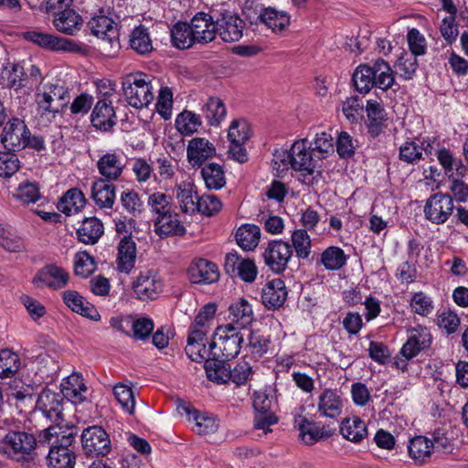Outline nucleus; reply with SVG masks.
<instances>
[{
	"label": "nucleus",
	"mask_w": 468,
	"mask_h": 468,
	"mask_svg": "<svg viewBox=\"0 0 468 468\" xmlns=\"http://www.w3.org/2000/svg\"><path fill=\"white\" fill-rule=\"evenodd\" d=\"M366 110L369 121L368 132L372 136H378L382 131L383 122L387 119L385 109L378 101L369 100Z\"/></svg>",
	"instance_id": "a18cd8bd"
},
{
	"label": "nucleus",
	"mask_w": 468,
	"mask_h": 468,
	"mask_svg": "<svg viewBox=\"0 0 468 468\" xmlns=\"http://www.w3.org/2000/svg\"><path fill=\"white\" fill-rule=\"evenodd\" d=\"M201 125L199 115L190 111L182 112L176 120L177 130L185 135L196 133Z\"/></svg>",
	"instance_id": "6e6d98bb"
},
{
	"label": "nucleus",
	"mask_w": 468,
	"mask_h": 468,
	"mask_svg": "<svg viewBox=\"0 0 468 468\" xmlns=\"http://www.w3.org/2000/svg\"><path fill=\"white\" fill-rule=\"evenodd\" d=\"M308 139L303 138L295 141L289 151H276L274 153L273 168L279 170L291 167L299 173V180L306 185L313 186L321 176L320 160L309 149Z\"/></svg>",
	"instance_id": "f257e3e1"
},
{
	"label": "nucleus",
	"mask_w": 468,
	"mask_h": 468,
	"mask_svg": "<svg viewBox=\"0 0 468 468\" xmlns=\"http://www.w3.org/2000/svg\"><path fill=\"white\" fill-rule=\"evenodd\" d=\"M153 76L138 71L122 78V86L127 103L135 108H147L154 99Z\"/></svg>",
	"instance_id": "7ed1b4c3"
},
{
	"label": "nucleus",
	"mask_w": 468,
	"mask_h": 468,
	"mask_svg": "<svg viewBox=\"0 0 468 468\" xmlns=\"http://www.w3.org/2000/svg\"><path fill=\"white\" fill-rule=\"evenodd\" d=\"M333 136L326 133H316L313 141H308L309 149L320 161L327 156L328 154L334 152Z\"/></svg>",
	"instance_id": "603ef678"
},
{
	"label": "nucleus",
	"mask_w": 468,
	"mask_h": 468,
	"mask_svg": "<svg viewBox=\"0 0 468 468\" xmlns=\"http://www.w3.org/2000/svg\"><path fill=\"white\" fill-rule=\"evenodd\" d=\"M321 261L327 270H339L346 261L344 250L338 247H329L321 255Z\"/></svg>",
	"instance_id": "4d7b16f0"
},
{
	"label": "nucleus",
	"mask_w": 468,
	"mask_h": 468,
	"mask_svg": "<svg viewBox=\"0 0 468 468\" xmlns=\"http://www.w3.org/2000/svg\"><path fill=\"white\" fill-rule=\"evenodd\" d=\"M126 166L124 159L121 154L116 152H107L102 154L98 162L97 168L102 179L115 181L121 177Z\"/></svg>",
	"instance_id": "4be33fe9"
},
{
	"label": "nucleus",
	"mask_w": 468,
	"mask_h": 468,
	"mask_svg": "<svg viewBox=\"0 0 468 468\" xmlns=\"http://www.w3.org/2000/svg\"><path fill=\"white\" fill-rule=\"evenodd\" d=\"M318 412L326 418H336L342 412L343 399L336 390L326 388L318 396Z\"/></svg>",
	"instance_id": "2f4dec72"
},
{
	"label": "nucleus",
	"mask_w": 468,
	"mask_h": 468,
	"mask_svg": "<svg viewBox=\"0 0 468 468\" xmlns=\"http://www.w3.org/2000/svg\"><path fill=\"white\" fill-rule=\"evenodd\" d=\"M86 204L84 194L78 188L68 190L58 203V208L62 213L70 216L78 213Z\"/></svg>",
	"instance_id": "a19ab883"
},
{
	"label": "nucleus",
	"mask_w": 468,
	"mask_h": 468,
	"mask_svg": "<svg viewBox=\"0 0 468 468\" xmlns=\"http://www.w3.org/2000/svg\"><path fill=\"white\" fill-rule=\"evenodd\" d=\"M36 447L34 434L20 431H8L0 441V452L16 462L33 460Z\"/></svg>",
	"instance_id": "20e7f679"
},
{
	"label": "nucleus",
	"mask_w": 468,
	"mask_h": 468,
	"mask_svg": "<svg viewBox=\"0 0 468 468\" xmlns=\"http://www.w3.org/2000/svg\"><path fill=\"white\" fill-rule=\"evenodd\" d=\"M13 197L24 205L35 204L41 198L38 184L26 180L18 185Z\"/></svg>",
	"instance_id": "864d4df0"
},
{
	"label": "nucleus",
	"mask_w": 468,
	"mask_h": 468,
	"mask_svg": "<svg viewBox=\"0 0 468 468\" xmlns=\"http://www.w3.org/2000/svg\"><path fill=\"white\" fill-rule=\"evenodd\" d=\"M177 168V161L170 156H160L156 159V170L161 181L173 179Z\"/></svg>",
	"instance_id": "69168bd1"
},
{
	"label": "nucleus",
	"mask_w": 468,
	"mask_h": 468,
	"mask_svg": "<svg viewBox=\"0 0 468 468\" xmlns=\"http://www.w3.org/2000/svg\"><path fill=\"white\" fill-rule=\"evenodd\" d=\"M245 22L231 12H225L217 17V34L225 42H235L241 38Z\"/></svg>",
	"instance_id": "f3484780"
},
{
	"label": "nucleus",
	"mask_w": 468,
	"mask_h": 468,
	"mask_svg": "<svg viewBox=\"0 0 468 468\" xmlns=\"http://www.w3.org/2000/svg\"><path fill=\"white\" fill-rule=\"evenodd\" d=\"M103 233V224L96 217L84 218L76 231L78 240L86 245L96 244Z\"/></svg>",
	"instance_id": "72a5a7b5"
},
{
	"label": "nucleus",
	"mask_w": 468,
	"mask_h": 468,
	"mask_svg": "<svg viewBox=\"0 0 468 468\" xmlns=\"http://www.w3.org/2000/svg\"><path fill=\"white\" fill-rule=\"evenodd\" d=\"M355 88L361 93L368 92L373 87L386 90L395 82L393 71L388 63L378 58L371 65L362 64L352 76Z\"/></svg>",
	"instance_id": "f03ea898"
},
{
	"label": "nucleus",
	"mask_w": 468,
	"mask_h": 468,
	"mask_svg": "<svg viewBox=\"0 0 468 468\" xmlns=\"http://www.w3.org/2000/svg\"><path fill=\"white\" fill-rule=\"evenodd\" d=\"M436 155L447 177H449V174L458 173L459 165L465 166L462 159L454 157L452 153L446 148L438 150Z\"/></svg>",
	"instance_id": "052dcab7"
},
{
	"label": "nucleus",
	"mask_w": 468,
	"mask_h": 468,
	"mask_svg": "<svg viewBox=\"0 0 468 468\" xmlns=\"http://www.w3.org/2000/svg\"><path fill=\"white\" fill-rule=\"evenodd\" d=\"M62 398L59 393L44 389L37 397L36 408L48 419L56 421L62 418Z\"/></svg>",
	"instance_id": "bb28decb"
},
{
	"label": "nucleus",
	"mask_w": 468,
	"mask_h": 468,
	"mask_svg": "<svg viewBox=\"0 0 468 468\" xmlns=\"http://www.w3.org/2000/svg\"><path fill=\"white\" fill-rule=\"evenodd\" d=\"M201 176L208 189H220L226 185L225 171L219 164L207 163L201 166Z\"/></svg>",
	"instance_id": "79ce46f5"
},
{
	"label": "nucleus",
	"mask_w": 468,
	"mask_h": 468,
	"mask_svg": "<svg viewBox=\"0 0 468 468\" xmlns=\"http://www.w3.org/2000/svg\"><path fill=\"white\" fill-rule=\"evenodd\" d=\"M24 37L42 48L52 51H72L75 47L78 50V45L72 40L42 31H27L24 33Z\"/></svg>",
	"instance_id": "2eb2a0df"
},
{
	"label": "nucleus",
	"mask_w": 468,
	"mask_h": 468,
	"mask_svg": "<svg viewBox=\"0 0 468 468\" xmlns=\"http://www.w3.org/2000/svg\"><path fill=\"white\" fill-rule=\"evenodd\" d=\"M434 141L430 137L406 141L399 148V160L408 165H418L425 155H431Z\"/></svg>",
	"instance_id": "9b49d317"
},
{
	"label": "nucleus",
	"mask_w": 468,
	"mask_h": 468,
	"mask_svg": "<svg viewBox=\"0 0 468 468\" xmlns=\"http://www.w3.org/2000/svg\"><path fill=\"white\" fill-rule=\"evenodd\" d=\"M202 113L210 125L218 126L225 119L227 110L219 98L210 97L203 105Z\"/></svg>",
	"instance_id": "09e8293b"
},
{
	"label": "nucleus",
	"mask_w": 468,
	"mask_h": 468,
	"mask_svg": "<svg viewBox=\"0 0 468 468\" xmlns=\"http://www.w3.org/2000/svg\"><path fill=\"white\" fill-rule=\"evenodd\" d=\"M116 113L112 101L104 97L97 101L90 115L92 125L101 131H110L116 124Z\"/></svg>",
	"instance_id": "b1692460"
},
{
	"label": "nucleus",
	"mask_w": 468,
	"mask_h": 468,
	"mask_svg": "<svg viewBox=\"0 0 468 468\" xmlns=\"http://www.w3.org/2000/svg\"><path fill=\"white\" fill-rule=\"evenodd\" d=\"M261 229L254 224H244L236 232L237 243L244 250H253L259 244Z\"/></svg>",
	"instance_id": "37998d69"
},
{
	"label": "nucleus",
	"mask_w": 468,
	"mask_h": 468,
	"mask_svg": "<svg viewBox=\"0 0 468 468\" xmlns=\"http://www.w3.org/2000/svg\"><path fill=\"white\" fill-rule=\"evenodd\" d=\"M81 444L85 454L91 457L105 456L112 449L108 433L100 426L86 428L81 434Z\"/></svg>",
	"instance_id": "9d476101"
},
{
	"label": "nucleus",
	"mask_w": 468,
	"mask_h": 468,
	"mask_svg": "<svg viewBox=\"0 0 468 468\" xmlns=\"http://www.w3.org/2000/svg\"><path fill=\"white\" fill-rule=\"evenodd\" d=\"M176 192L182 212L193 213L197 210V200L198 197L196 186L192 182H181L177 185Z\"/></svg>",
	"instance_id": "ea45409f"
},
{
	"label": "nucleus",
	"mask_w": 468,
	"mask_h": 468,
	"mask_svg": "<svg viewBox=\"0 0 468 468\" xmlns=\"http://www.w3.org/2000/svg\"><path fill=\"white\" fill-rule=\"evenodd\" d=\"M292 250L300 259H307L311 254V239L305 229H295L292 234Z\"/></svg>",
	"instance_id": "13d9d810"
},
{
	"label": "nucleus",
	"mask_w": 468,
	"mask_h": 468,
	"mask_svg": "<svg viewBox=\"0 0 468 468\" xmlns=\"http://www.w3.org/2000/svg\"><path fill=\"white\" fill-rule=\"evenodd\" d=\"M204 367L207 378L218 383H227L231 380L237 385H242L252 373L247 362H239L231 369L229 365L222 360L205 361Z\"/></svg>",
	"instance_id": "0eeeda50"
},
{
	"label": "nucleus",
	"mask_w": 468,
	"mask_h": 468,
	"mask_svg": "<svg viewBox=\"0 0 468 468\" xmlns=\"http://www.w3.org/2000/svg\"><path fill=\"white\" fill-rule=\"evenodd\" d=\"M132 288L137 299L148 301L158 297L162 292L163 284L154 271L144 270L134 278Z\"/></svg>",
	"instance_id": "ddd939ff"
},
{
	"label": "nucleus",
	"mask_w": 468,
	"mask_h": 468,
	"mask_svg": "<svg viewBox=\"0 0 468 468\" xmlns=\"http://www.w3.org/2000/svg\"><path fill=\"white\" fill-rule=\"evenodd\" d=\"M410 456L416 463H423L430 459L432 452V445L425 436H416L410 441L408 445Z\"/></svg>",
	"instance_id": "8fccbe9b"
},
{
	"label": "nucleus",
	"mask_w": 468,
	"mask_h": 468,
	"mask_svg": "<svg viewBox=\"0 0 468 468\" xmlns=\"http://www.w3.org/2000/svg\"><path fill=\"white\" fill-rule=\"evenodd\" d=\"M188 278L193 283L210 284L219 279L218 266L206 259L200 258L191 262L187 269Z\"/></svg>",
	"instance_id": "412c9836"
},
{
	"label": "nucleus",
	"mask_w": 468,
	"mask_h": 468,
	"mask_svg": "<svg viewBox=\"0 0 468 468\" xmlns=\"http://www.w3.org/2000/svg\"><path fill=\"white\" fill-rule=\"evenodd\" d=\"M129 44L139 55H146L154 49L148 29L144 26L136 27L131 32Z\"/></svg>",
	"instance_id": "49530a36"
},
{
	"label": "nucleus",
	"mask_w": 468,
	"mask_h": 468,
	"mask_svg": "<svg viewBox=\"0 0 468 468\" xmlns=\"http://www.w3.org/2000/svg\"><path fill=\"white\" fill-rule=\"evenodd\" d=\"M173 92L168 87H162L159 90L157 101L155 103L156 112L165 119L169 120L172 116Z\"/></svg>",
	"instance_id": "e2e57ef3"
},
{
	"label": "nucleus",
	"mask_w": 468,
	"mask_h": 468,
	"mask_svg": "<svg viewBox=\"0 0 468 468\" xmlns=\"http://www.w3.org/2000/svg\"><path fill=\"white\" fill-rule=\"evenodd\" d=\"M121 203L123 208L132 216L140 215L144 208V202L134 190H126L121 194Z\"/></svg>",
	"instance_id": "bf43d9fd"
},
{
	"label": "nucleus",
	"mask_w": 468,
	"mask_h": 468,
	"mask_svg": "<svg viewBox=\"0 0 468 468\" xmlns=\"http://www.w3.org/2000/svg\"><path fill=\"white\" fill-rule=\"evenodd\" d=\"M292 255L293 250L292 245L282 239L270 240L262 253L265 265L272 272L278 274L286 270Z\"/></svg>",
	"instance_id": "1a4fd4ad"
},
{
	"label": "nucleus",
	"mask_w": 468,
	"mask_h": 468,
	"mask_svg": "<svg viewBox=\"0 0 468 468\" xmlns=\"http://www.w3.org/2000/svg\"><path fill=\"white\" fill-rule=\"evenodd\" d=\"M136 243L131 237H124L118 244L116 259L117 270L120 272L130 273L136 261Z\"/></svg>",
	"instance_id": "c85d7f7f"
},
{
	"label": "nucleus",
	"mask_w": 468,
	"mask_h": 468,
	"mask_svg": "<svg viewBox=\"0 0 468 468\" xmlns=\"http://www.w3.org/2000/svg\"><path fill=\"white\" fill-rule=\"evenodd\" d=\"M340 432L345 439L354 443H358L367 437V428L360 418L352 417L342 420Z\"/></svg>",
	"instance_id": "4c0bfd02"
},
{
	"label": "nucleus",
	"mask_w": 468,
	"mask_h": 468,
	"mask_svg": "<svg viewBox=\"0 0 468 468\" xmlns=\"http://www.w3.org/2000/svg\"><path fill=\"white\" fill-rule=\"evenodd\" d=\"M65 304L73 312L93 321H99L101 315L93 304L87 302L77 291H66L63 292Z\"/></svg>",
	"instance_id": "c756f323"
},
{
	"label": "nucleus",
	"mask_w": 468,
	"mask_h": 468,
	"mask_svg": "<svg viewBox=\"0 0 468 468\" xmlns=\"http://www.w3.org/2000/svg\"><path fill=\"white\" fill-rule=\"evenodd\" d=\"M250 137V124L245 120L232 121L228 132L229 143H245Z\"/></svg>",
	"instance_id": "680f3d73"
},
{
	"label": "nucleus",
	"mask_w": 468,
	"mask_h": 468,
	"mask_svg": "<svg viewBox=\"0 0 468 468\" xmlns=\"http://www.w3.org/2000/svg\"><path fill=\"white\" fill-rule=\"evenodd\" d=\"M468 169L466 166L459 165L458 173L449 174V191L453 202L466 203L468 201Z\"/></svg>",
	"instance_id": "c9c22d12"
},
{
	"label": "nucleus",
	"mask_w": 468,
	"mask_h": 468,
	"mask_svg": "<svg viewBox=\"0 0 468 468\" xmlns=\"http://www.w3.org/2000/svg\"><path fill=\"white\" fill-rule=\"evenodd\" d=\"M295 423L298 426L302 440L307 445H312L316 441L324 438H329L332 435L331 431L327 427L319 426L302 416L295 419Z\"/></svg>",
	"instance_id": "473e14b6"
},
{
	"label": "nucleus",
	"mask_w": 468,
	"mask_h": 468,
	"mask_svg": "<svg viewBox=\"0 0 468 468\" xmlns=\"http://www.w3.org/2000/svg\"><path fill=\"white\" fill-rule=\"evenodd\" d=\"M396 67L401 77L405 80H410L417 70L418 61L414 55L403 52L398 58Z\"/></svg>",
	"instance_id": "338daca9"
},
{
	"label": "nucleus",
	"mask_w": 468,
	"mask_h": 468,
	"mask_svg": "<svg viewBox=\"0 0 468 468\" xmlns=\"http://www.w3.org/2000/svg\"><path fill=\"white\" fill-rule=\"evenodd\" d=\"M154 227L156 235L162 239L171 236H183L186 233V228L179 220L178 214L172 210L166 214L157 216Z\"/></svg>",
	"instance_id": "cd10ccee"
},
{
	"label": "nucleus",
	"mask_w": 468,
	"mask_h": 468,
	"mask_svg": "<svg viewBox=\"0 0 468 468\" xmlns=\"http://www.w3.org/2000/svg\"><path fill=\"white\" fill-rule=\"evenodd\" d=\"M147 205L151 211L157 216L171 211L170 197L165 193L155 192L148 197Z\"/></svg>",
	"instance_id": "774afa93"
},
{
	"label": "nucleus",
	"mask_w": 468,
	"mask_h": 468,
	"mask_svg": "<svg viewBox=\"0 0 468 468\" xmlns=\"http://www.w3.org/2000/svg\"><path fill=\"white\" fill-rule=\"evenodd\" d=\"M19 367L20 359L16 353L9 349L0 350V378H12Z\"/></svg>",
	"instance_id": "5fc2aeb1"
},
{
	"label": "nucleus",
	"mask_w": 468,
	"mask_h": 468,
	"mask_svg": "<svg viewBox=\"0 0 468 468\" xmlns=\"http://www.w3.org/2000/svg\"><path fill=\"white\" fill-rule=\"evenodd\" d=\"M207 331L202 329L192 330L187 337V345L185 348L187 356L195 362L212 358V348L206 346V335Z\"/></svg>",
	"instance_id": "5701e85b"
},
{
	"label": "nucleus",
	"mask_w": 468,
	"mask_h": 468,
	"mask_svg": "<svg viewBox=\"0 0 468 468\" xmlns=\"http://www.w3.org/2000/svg\"><path fill=\"white\" fill-rule=\"evenodd\" d=\"M454 208L452 196L444 192H436L425 201L424 218L431 224L442 225L452 216Z\"/></svg>",
	"instance_id": "6e6552de"
},
{
	"label": "nucleus",
	"mask_w": 468,
	"mask_h": 468,
	"mask_svg": "<svg viewBox=\"0 0 468 468\" xmlns=\"http://www.w3.org/2000/svg\"><path fill=\"white\" fill-rule=\"evenodd\" d=\"M243 335L232 324L224 326H218L214 334L213 340L210 343L212 358L206 361L229 360L236 357L243 343Z\"/></svg>",
	"instance_id": "39448f33"
},
{
	"label": "nucleus",
	"mask_w": 468,
	"mask_h": 468,
	"mask_svg": "<svg viewBox=\"0 0 468 468\" xmlns=\"http://www.w3.org/2000/svg\"><path fill=\"white\" fill-rule=\"evenodd\" d=\"M47 459L49 468H74L76 454L69 449L50 447Z\"/></svg>",
	"instance_id": "de8ad7c7"
},
{
	"label": "nucleus",
	"mask_w": 468,
	"mask_h": 468,
	"mask_svg": "<svg viewBox=\"0 0 468 468\" xmlns=\"http://www.w3.org/2000/svg\"><path fill=\"white\" fill-rule=\"evenodd\" d=\"M177 410L180 414L187 416L188 420L194 421L195 426L193 430L199 435L210 434L218 430V424L214 418L192 409L188 404H179Z\"/></svg>",
	"instance_id": "393cba45"
},
{
	"label": "nucleus",
	"mask_w": 468,
	"mask_h": 468,
	"mask_svg": "<svg viewBox=\"0 0 468 468\" xmlns=\"http://www.w3.org/2000/svg\"><path fill=\"white\" fill-rule=\"evenodd\" d=\"M172 45L178 49H187L197 44L189 23L178 21L170 30Z\"/></svg>",
	"instance_id": "e433bc0d"
},
{
	"label": "nucleus",
	"mask_w": 468,
	"mask_h": 468,
	"mask_svg": "<svg viewBox=\"0 0 468 468\" xmlns=\"http://www.w3.org/2000/svg\"><path fill=\"white\" fill-rule=\"evenodd\" d=\"M116 187L111 181L99 178L91 187V198L100 208H112L115 201Z\"/></svg>",
	"instance_id": "f704fd0d"
},
{
	"label": "nucleus",
	"mask_w": 468,
	"mask_h": 468,
	"mask_svg": "<svg viewBox=\"0 0 468 468\" xmlns=\"http://www.w3.org/2000/svg\"><path fill=\"white\" fill-rule=\"evenodd\" d=\"M69 100V89L59 80L44 84L43 91L36 94V101L41 116L51 114L55 117L67 105Z\"/></svg>",
	"instance_id": "423d86ee"
},
{
	"label": "nucleus",
	"mask_w": 468,
	"mask_h": 468,
	"mask_svg": "<svg viewBox=\"0 0 468 468\" xmlns=\"http://www.w3.org/2000/svg\"><path fill=\"white\" fill-rule=\"evenodd\" d=\"M408 333V340L402 346L400 355L410 360L431 347L432 336L429 329L421 325L410 329Z\"/></svg>",
	"instance_id": "4468645a"
},
{
	"label": "nucleus",
	"mask_w": 468,
	"mask_h": 468,
	"mask_svg": "<svg viewBox=\"0 0 468 468\" xmlns=\"http://www.w3.org/2000/svg\"><path fill=\"white\" fill-rule=\"evenodd\" d=\"M258 18L273 32H282L290 24V16L286 12L272 7L265 8Z\"/></svg>",
	"instance_id": "c03bdc74"
},
{
	"label": "nucleus",
	"mask_w": 468,
	"mask_h": 468,
	"mask_svg": "<svg viewBox=\"0 0 468 468\" xmlns=\"http://www.w3.org/2000/svg\"><path fill=\"white\" fill-rule=\"evenodd\" d=\"M229 311L232 323L242 328L250 325L255 319L251 304L244 298H239L230 304Z\"/></svg>",
	"instance_id": "58836bf2"
},
{
	"label": "nucleus",
	"mask_w": 468,
	"mask_h": 468,
	"mask_svg": "<svg viewBox=\"0 0 468 468\" xmlns=\"http://www.w3.org/2000/svg\"><path fill=\"white\" fill-rule=\"evenodd\" d=\"M61 388L63 395L76 402L82 401L83 393L87 389L83 383V378L78 374L70 375L64 379L61 383Z\"/></svg>",
	"instance_id": "3c124183"
},
{
	"label": "nucleus",
	"mask_w": 468,
	"mask_h": 468,
	"mask_svg": "<svg viewBox=\"0 0 468 468\" xmlns=\"http://www.w3.org/2000/svg\"><path fill=\"white\" fill-rule=\"evenodd\" d=\"M69 281V274L64 269L56 265H48L37 272L33 283L38 289L48 287L53 290H59L66 287Z\"/></svg>",
	"instance_id": "dca6fc26"
},
{
	"label": "nucleus",
	"mask_w": 468,
	"mask_h": 468,
	"mask_svg": "<svg viewBox=\"0 0 468 468\" xmlns=\"http://www.w3.org/2000/svg\"><path fill=\"white\" fill-rule=\"evenodd\" d=\"M216 147L206 138L195 137L187 144L186 157L190 165L199 168L216 155Z\"/></svg>",
	"instance_id": "a211bd4d"
},
{
	"label": "nucleus",
	"mask_w": 468,
	"mask_h": 468,
	"mask_svg": "<svg viewBox=\"0 0 468 468\" xmlns=\"http://www.w3.org/2000/svg\"><path fill=\"white\" fill-rule=\"evenodd\" d=\"M113 394L122 408L129 414H133L135 401L131 388L123 384H118L113 388Z\"/></svg>",
	"instance_id": "0e129e2a"
},
{
	"label": "nucleus",
	"mask_w": 468,
	"mask_h": 468,
	"mask_svg": "<svg viewBox=\"0 0 468 468\" xmlns=\"http://www.w3.org/2000/svg\"><path fill=\"white\" fill-rule=\"evenodd\" d=\"M196 42L205 45L212 42L217 35V19L205 12L197 13L190 21Z\"/></svg>",
	"instance_id": "aec40b11"
},
{
	"label": "nucleus",
	"mask_w": 468,
	"mask_h": 468,
	"mask_svg": "<svg viewBox=\"0 0 468 468\" xmlns=\"http://www.w3.org/2000/svg\"><path fill=\"white\" fill-rule=\"evenodd\" d=\"M81 16L72 8L58 12L53 19V25L58 31L69 36H74L82 26Z\"/></svg>",
	"instance_id": "7c9ffc66"
},
{
	"label": "nucleus",
	"mask_w": 468,
	"mask_h": 468,
	"mask_svg": "<svg viewBox=\"0 0 468 468\" xmlns=\"http://www.w3.org/2000/svg\"><path fill=\"white\" fill-rule=\"evenodd\" d=\"M88 25L92 35L101 38L114 49L120 48L119 29L112 18L105 16H94Z\"/></svg>",
	"instance_id": "6ab92c4d"
},
{
	"label": "nucleus",
	"mask_w": 468,
	"mask_h": 468,
	"mask_svg": "<svg viewBox=\"0 0 468 468\" xmlns=\"http://www.w3.org/2000/svg\"><path fill=\"white\" fill-rule=\"evenodd\" d=\"M27 133H29V129L24 121L13 118L3 128L1 143L6 150L19 152L27 147L25 142Z\"/></svg>",
	"instance_id": "f8f14e48"
},
{
	"label": "nucleus",
	"mask_w": 468,
	"mask_h": 468,
	"mask_svg": "<svg viewBox=\"0 0 468 468\" xmlns=\"http://www.w3.org/2000/svg\"><path fill=\"white\" fill-rule=\"evenodd\" d=\"M287 294L284 282L276 278L268 282L262 288L261 301L265 307L275 310L283 305Z\"/></svg>",
	"instance_id": "a878e982"
}]
</instances>
